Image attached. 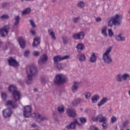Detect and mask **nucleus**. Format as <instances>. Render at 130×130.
<instances>
[{"instance_id": "2", "label": "nucleus", "mask_w": 130, "mask_h": 130, "mask_svg": "<svg viewBox=\"0 0 130 130\" xmlns=\"http://www.w3.org/2000/svg\"><path fill=\"white\" fill-rule=\"evenodd\" d=\"M122 19V15L120 14H116L113 17H111L108 19V25L110 27L114 26H120V22Z\"/></svg>"}, {"instance_id": "63", "label": "nucleus", "mask_w": 130, "mask_h": 130, "mask_svg": "<svg viewBox=\"0 0 130 130\" xmlns=\"http://www.w3.org/2000/svg\"><path fill=\"white\" fill-rule=\"evenodd\" d=\"M55 2H56V0H52V3H55Z\"/></svg>"}, {"instance_id": "37", "label": "nucleus", "mask_w": 130, "mask_h": 130, "mask_svg": "<svg viewBox=\"0 0 130 130\" xmlns=\"http://www.w3.org/2000/svg\"><path fill=\"white\" fill-rule=\"evenodd\" d=\"M58 111L59 112V113H62V112H64V108L63 107H58Z\"/></svg>"}, {"instance_id": "57", "label": "nucleus", "mask_w": 130, "mask_h": 130, "mask_svg": "<svg viewBox=\"0 0 130 130\" xmlns=\"http://www.w3.org/2000/svg\"><path fill=\"white\" fill-rule=\"evenodd\" d=\"M102 34L104 37H107V33H103Z\"/></svg>"}, {"instance_id": "16", "label": "nucleus", "mask_w": 130, "mask_h": 130, "mask_svg": "<svg viewBox=\"0 0 130 130\" xmlns=\"http://www.w3.org/2000/svg\"><path fill=\"white\" fill-rule=\"evenodd\" d=\"M40 44V37H36L34 39V41L32 43L33 47H37L38 45Z\"/></svg>"}, {"instance_id": "60", "label": "nucleus", "mask_w": 130, "mask_h": 130, "mask_svg": "<svg viewBox=\"0 0 130 130\" xmlns=\"http://www.w3.org/2000/svg\"><path fill=\"white\" fill-rule=\"evenodd\" d=\"M31 126H32V127H35V126H36V124H35V123H32V124H31Z\"/></svg>"}, {"instance_id": "8", "label": "nucleus", "mask_w": 130, "mask_h": 130, "mask_svg": "<svg viewBox=\"0 0 130 130\" xmlns=\"http://www.w3.org/2000/svg\"><path fill=\"white\" fill-rule=\"evenodd\" d=\"M8 64L11 67H18L19 62L13 57H10L8 59Z\"/></svg>"}, {"instance_id": "12", "label": "nucleus", "mask_w": 130, "mask_h": 130, "mask_svg": "<svg viewBox=\"0 0 130 130\" xmlns=\"http://www.w3.org/2000/svg\"><path fill=\"white\" fill-rule=\"evenodd\" d=\"M12 113L13 112L12 111V110L10 109H6L3 111V115L4 117L6 118L10 117Z\"/></svg>"}, {"instance_id": "61", "label": "nucleus", "mask_w": 130, "mask_h": 130, "mask_svg": "<svg viewBox=\"0 0 130 130\" xmlns=\"http://www.w3.org/2000/svg\"><path fill=\"white\" fill-rule=\"evenodd\" d=\"M34 90L35 91V92H37L38 91L37 89L36 88L34 89Z\"/></svg>"}, {"instance_id": "11", "label": "nucleus", "mask_w": 130, "mask_h": 130, "mask_svg": "<svg viewBox=\"0 0 130 130\" xmlns=\"http://www.w3.org/2000/svg\"><path fill=\"white\" fill-rule=\"evenodd\" d=\"M93 120L94 121L96 120H99L100 122H104L106 121V117L103 116V115L100 114L96 117L93 118Z\"/></svg>"}, {"instance_id": "18", "label": "nucleus", "mask_w": 130, "mask_h": 130, "mask_svg": "<svg viewBox=\"0 0 130 130\" xmlns=\"http://www.w3.org/2000/svg\"><path fill=\"white\" fill-rule=\"evenodd\" d=\"M108 101V99L106 97H104L98 104V107H101L102 105H104Z\"/></svg>"}, {"instance_id": "41", "label": "nucleus", "mask_w": 130, "mask_h": 130, "mask_svg": "<svg viewBox=\"0 0 130 130\" xmlns=\"http://www.w3.org/2000/svg\"><path fill=\"white\" fill-rule=\"evenodd\" d=\"M50 36L51 37V39L53 40H56V37H55V34L54 33H50Z\"/></svg>"}, {"instance_id": "30", "label": "nucleus", "mask_w": 130, "mask_h": 130, "mask_svg": "<svg viewBox=\"0 0 130 130\" xmlns=\"http://www.w3.org/2000/svg\"><path fill=\"white\" fill-rule=\"evenodd\" d=\"M99 98H100L99 95H98L97 94L94 95L93 96H92L91 98V101H92V103H96L97 101H98V100H99Z\"/></svg>"}, {"instance_id": "43", "label": "nucleus", "mask_w": 130, "mask_h": 130, "mask_svg": "<svg viewBox=\"0 0 130 130\" xmlns=\"http://www.w3.org/2000/svg\"><path fill=\"white\" fill-rule=\"evenodd\" d=\"M24 56H25V57H27V56H29V54H30V51L29 50H26L24 52Z\"/></svg>"}, {"instance_id": "39", "label": "nucleus", "mask_w": 130, "mask_h": 130, "mask_svg": "<svg viewBox=\"0 0 130 130\" xmlns=\"http://www.w3.org/2000/svg\"><path fill=\"white\" fill-rule=\"evenodd\" d=\"M56 64V68L58 71H60V70H62V67L61 66V64L57 63Z\"/></svg>"}, {"instance_id": "7", "label": "nucleus", "mask_w": 130, "mask_h": 130, "mask_svg": "<svg viewBox=\"0 0 130 130\" xmlns=\"http://www.w3.org/2000/svg\"><path fill=\"white\" fill-rule=\"evenodd\" d=\"M69 58V56L66 55L63 57L61 56L58 55L53 57L54 63L56 64L59 62V61H61V60H64V59H68Z\"/></svg>"}, {"instance_id": "24", "label": "nucleus", "mask_w": 130, "mask_h": 130, "mask_svg": "<svg viewBox=\"0 0 130 130\" xmlns=\"http://www.w3.org/2000/svg\"><path fill=\"white\" fill-rule=\"evenodd\" d=\"M18 42L21 48H25V41H24V39H23L22 38H19Z\"/></svg>"}, {"instance_id": "3", "label": "nucleus", "mask_w": 130, "mask_h": 130, "mask_svg": "<svg viewBox=\"0 0 130 130\" xmlns=\"http://www.w3.org/2000/svg\"><path fill=\"white\" fill-rule=\"evenodd\" d=\"M111 50H112V47L110 46L107 49L106 52L103 54L102 59L104 60V62L107 64H111L113 61L112 58L109 55V53L111 52Z\"/></svg>"}, {"instance_id": "35", "label": "nucleus", "mask_w": 130, "mask_h": 130, "mask_svg": "<svg viewBox=\"0 0 130 130\" xmlns=\"http://www.w3.org/2000/svg\"><path fill=\"white\" fill-rule=\"evenodd\" d=\"M1 96H2V98L3 100H6V99H7V97L8 95H7V93L2 92Z\"/></svg>"}, {"instance_id": "34", "label": "nucleus", "mask_w": 130, "mask_h": 130, "mask_svg": "<svg viewBox=\"0 0 130 130\" xmlns=\"http://www.w3.org/2000/svg\"><path fill=\"white\" fill-rule=\"evenodd\" d=\"M91 92H86L84 93V96L86 99H89V98L91 97Z\"/></svg>"}, {"instance_id": "31", "label": "nucleus", "mask_w": 130, "mask_h": 130, "mask_svg": "<svg viewBox=\"0 0 130 130\" xmlns=\"http://www.w3.org/2000/svg\"><path fill=\"white\" fill-rule=\"evenodd\" d=\"M30 12H31V9H30L29 8H27L22 12V14L28 15V14H30Z\"/></svg>"}, {"instance_id": "49", "label": "nucleus", "mask_w": 130, "mask_h": 130, "mask_svg": "<svg viewBox=\"0 0 130 130\" xmlns=\"http://www.w3.org/2000/svg\"><path fill=\"white\" fill-rule=\"evenodd\" d=\"M34 56H39V52L35 51L33 53Z\"/></svg>"}, {"instance_id": "44", "label": "nucleus", "mask_w": 130, "mask_h": 130, "mask_svg": "<svg viewBox=\"0 0 130 130\" xmlns=\"http://www.w3.org/2000/svg\"><path fill=\"white\" fill-rule=\"evenodd\" d=\"M115 121H116V117L113 116L111 118V122H112V123H114V122H115Z\"/></svg>"}, {"instance_id": "19", "label": "nucleus", "mask_w": 130, "mask_h": 130, "mask_svg": "<svg viewBox=\"0 0 130 130\" xmlns=\"http://www.w3.org/2000/svg\"><path fill=\"white\" fill-rule=\"evenodd\" d=\"M67 113L71 117H75L76 116V111L74 109H68L67 110Z\"/></svg>"}, {"instance_id": "26", "label": "nucleus", "mask_w": 130, "mask_h": 130, "mask_svg": "<svg viewBox=\"0 0 130 130\" xmlns=\"http://www.w3.org/2000/svg\"><path fill=\"white\" fill-rule=\"evenodd\" d=\"M85 46H84V44L82 43L78 44L76 46V48L79 52H80L82 51V50H83Z\"/></svg>"}, {"instance_id": "6", "label": "nucleus", "mask_w": 130, "mask_h": 130, "mask_svg": "<svg viewBox=\"0 0 130 130\" xmlns=\"http://www.w3.org/2000/svg\"><path fill=\"white\" fill-rule=\"evenodd\" d=\"M32 113V107L30 106H25L24 107L23 116L24 117H30Z\"/></svg>"}, {"instance_id": "38", "label": "nucleus", "mask_w": 130, "mask_h": 130, "mask_svg": "<svg viewBox=\"0 0 130 130\" xmlns=\"http://www.w3.org/2000/svg\"><path fill=\"white\" fill-rule=\"evenodd\" d=\"M79 119L81 123H86V122H87V119H86V118L81 117L79 118Z\"/></svg>"}, {"instance_id": "25", "label": "nucleus", "mask_w": 130, "mask_h": 130, "mask_svg": "<svg viewBox=\"0 0 130 130\" xmlns=\"http://www.w3.org/2000/svg\"><path fill=\"white\" fill-rule=\"evenodd\" d=\"M78 85H79V83H78L77 82H75L74 83V84L72 87V92H75L78 91V88H79V87L78 86Z\"/></svg>"}, {"instance_id": "15", "label": "nucleus", "mask_w": 130, "mask_h": 130, "mask_svg": "<svg viewBox=\"0 0 130 130\" xmlns=\"http://www.w3.org/2000/svg\"><path fill=\"white\" fill-rule=\"evenodd\" d=\"M115 40L119 42H123L125 41V37L123 36L122 34H119L115 37Z\"/></svg>"}, {"instance_id": "58", "label": "nucleus", "mask_w": 130, "mask_h": 130, "mask_svg": "<svg viewBox=\"0 0 130 130\" xmlns=\"http://www.w3.org/2000/svg\"><path fill=\"white\" fill-rule=\"evenodd\" d=\"M109 36L112 37V36H113V33H109Z\"/></svg>"}, {"instance_id": "32", "label": "nucleus", "mask_w": 130, "mask_h": 130, "mask_svg": "<svg viewBox=\"0 0 130 130\" xmlns=\"http://www.w3.org/2000/svg\"><path fill=\"white\" fill-rule=\"evenodd\" d=\"M122 77L123 81H126L127 79L130 78V75L128 73H124L122 75Z\"/></svg>"}, {"instance_id": "36", "label": "nucleus", "mask_w": 130, "mask_h": 130, "mask_svg": "<svg viewBox=\"0 0 130 130\" xmlns=\"http://www.w3.org/2000/svg\"><path fill=\"white\" fill-rule=\"evenodd\" d=\"M29 23L32 28H36V24L33 20H29Z\"/></svg>"}, {"instance_id": "1", "label": "nucleus", "mask_w": 130, "mask_h": 130, "mask_svg": "<svg viewBox=\"0 0 130 130\" xmlns=\"http://www.w3.org/2000/svg\"><path fill=\"white\" fill-rule=\"evenodd\" d=\"M26 73L27 74V80H26V84L30 85L33 82V77L37 74V68L34 66H30L27 67L26 69Z\"/></svg>"}, {"instance_id": "62", "label": "nucleus", "mask_w": 130, "mask_h": 130, "mask_svg": "<svg viewBox=\"0 0 130 130\" xmlns=\"http://www.w3.org/2000/svg\"><path fill=\"white\" fill-rule=\"evenodd\" d=\"M2 44H3V42L0 41V46H2Z\"/></svg>"}, {"instance_id": "45", "label": "nucleus", "mask_w": 130, "mask_h": 130, "mask_svg": "<svg viewBox=\"0 0 130 130\" xmlns=\"http://www.w3.org/2000/svg\"><path fill=\"white\" fill-rule=\"evenodd\" d=\"M107 29V27L105 26L102 28V33H106V30Z\"/></svg>"}, {"instance_id": "33", "label": "nucleus", "mask_w": 130, "mask_h": 130, "mask_svg": "<svg viewBox=\"0 0 130 130\" xmlns=\"http://www.w3.org/2000/svg\"><path fill=\"white\" fill-rule=\"evenodd\" d=\"M62 39L63 40V42L64 44H68V42L69 41L68 40V37L66 36H62Z\"/></svg>"}, {"instance_id": "22", "label": "nucleus", "mask_w": 130, "mask_h": 130, "mask_svg": "<svg viewBox=\"0 0 130 130\" xmlns=\"http://www.w3.org/2000/svg\"><path fill=\"white\" fill-rule=\"evenodd\" d=\"M8 90H9V92L12 93V94H13V93H14V92H16L17 91V87L14 85H10L8 88Z\"/></svg>"}, {"instance_id": "53", "label": "nucleus", "mask_w": 130, "mask_h": 130, "mask_svg": "<svg viewBox=\"0 0 130 130\" xmlns=\"http://www.w3.org/2000/svg\"><path fill=\"white\" fill-rule=\"evenodd\" d=\"M8 6V3H4L2 5V8H6Z\"/></svg>"}, {"instance_id": "21", "label": "nucleus", "mask_w": 130, "mask_h": 130, "mask_svg": "<svg viewBox=\"0 0 130 130\" xmlns=\"http://www.w3.org/2000/svg\"><path fill=\"white\" fill-rule=\"evenodd\" d=\"M10 28V25H6L4 26L2 28L0 29V33H4V32H5V33H8L9 32L8 30H9Z\"/></svg>"}, {"instance_id": "40", "label": "nucleus", "mask_w": 130, "mask_h": 130, "mask_svg": "<svg viewBox=\"0 0 130 130\" xmlns=\"http://www.w3.org/2000/svg\"><path fill=\"white\" fill-rule=\"evenodd\" d=\"M103 123L102 124V126H103V129H107V127H108V126H107V123H106V122H103Z\"/></svg>"}, {"instance_id": "56", "label": "nucleus", "mask_w": 130, "mask_h": 130, "mask_svg": "<svg viewBox=\"0 0 130 130\" xmlns=\"http://www.w3.org/2000/svg\"><path fill=\"white\" fill-rule=\"evenodd\" d=\"M30 32L31 33H36V30H35V29H31V30H30Z\"/></svg>"}, {"instance_id": "28", "label": "nucleus", "mask_w": 130, "mask_h": 130, "mask_svg": "<svg viewBox=\"0 0 130 130\" xmlns=\"http://www.w3.org/2000/svg\"><path fill=\"white\" fill-rule=\"evenodd\" d=\"M20 18L19 15L16 16L14 17V24L15 26H17V25H18L19 24V23H20Z\"/></svg>"}, {"instance_id": "50", "label": "nucleus", "mask_w": 130, "mask_h": 130, "mask_svg": "<svg viewBox=\"0 0 130 130\" xmlns=\"http://www.w3.org/2000/svg\"><path fill=\"white\" fill-rule=\"evenodd\" d=\"M72 105L73 106H78V104H77L76 101L74 100V101L72 103Z\"/></svg>"}, {"instance_id": "64", "label": "nucleus", "mask_w": 130, "mask_h": 130, "mask_svg": "<svg viewBox=\"0 0 130 130\" xmlns=\"http://www.w3.org/2000/svg\"><path fill=\"white\" fill-rule=\"evenodd\" d=\"M128 14L130 15V10L128 12Z\"/></svg>"}, {"instance_id": "59", "label": "nucleus", "mask_w": 130, "mask_h": 130, "mask_svg": "<svg viewBox=\"0 0 130 130\" xmlns=\"http://www.w3.org/2000/svg\"><path fill=\"white\" fill-rule=\"evenodd\" d=\"M108 33H112V29H108Z\"/></svg>"}, {"instance_id": "23", "label": "nucleus", "mask_w": 130, "mask_h": 130, "mask_svg": "<svg viewBox=\"0 0 130 130\" xmlns=\"http://www.w3.org/2000/svg\"><path fill=\"white\" fill-rule=\"evenodd\" d=\"M86 6V3L84 1H78L77 4V7L83 9Z\"/></svg>"}, {"instance_id": "5", "label": "nucleus", "mask_w": 130, "mask_h": 130, "mask_svg": "<svg viewBox=\"0 0 130 130\" xmlns=\"http://www.w3.org/2000/svg\"><path fill=\"white\" fill-rule=\"evenodd\" d=\"M32 117L36 118L37 121L40 122L41 121H43L44 120H47L48 119L45 116H42L39 113H34L32 114Z\"/></svg>"}, {"instance_id": "29", "label": "nucleus", "mask_w": 130, "mask_h": 130, "mask_svg": "<svg viewBox=\"0 0 130 130\" xmlns=\"http://www.w3.org/2000/svg\"><path fill=\"white\" fill-rule=\"evenodd\" d=\"M77 57L80 61H84V60H86V56L83 54H78Z\"/></svg>"}, {"instance_id": "42", "label": "nucleus", "mask_w": 130, "mask_h": 130, "mask_svg": "<svg viewBox=\"0 0 130 130\" xmlns=\"http://www.w3.org/2000/svg\"><path fill=\"white\" fill-rule=\"evenodd\" d=\"M10 17L8 15H3L2 16H1V19H5L6 20L9 19Z\"/></svg>"}, {"instance_id": "27", "label": "nucleus", "mask_w": 130, "mask_h": 130, "mask_svg": "<svg viewBox=\"0 0 130 130\" xmlns=\"http://www.w3.org/2000/svg\"><path fill=\"white\" fill-rule=\"evenodd\" d=\"M116 80L117 82H118L119 83H121L122 82V75L120 73L116 75Z\"/></svg>"}, {"instance_id": "13", "label": "nucleus", "mask_w": 130, "mask_h": 130, "mask_svg": "<svg viewBox=\"0 0 130 130\" xmlns=\"http://www.w3.org/2000/svg\"><path fill=\"white\" fill-rule=\"evenodd\" d=\"M81 125L79 122H78V120L76 119L73 122H72L70 125H68L66 126L68 129H74L76 127V124Z\"/></svg>"}, {"instance_id": "47", "label": "nucleus", "mask_w": 130, "mask_h": 130, "mask_svg": "<svg viewBox=\"0 0 130 130\" xmlns=\"http://www.w3.org/2000/svg\"><path fill=\"white\" fill-rule=\"evenodd\" d=\"M128 123H129V121H128V120H127L123 123V126H126L128 124Z\"/></svg>"}, {"instance_id": "48", "label": "nucleus", "mask_w": 130, "mask_h": 130, "mask_svg": "<svg viewBox=\"0 0 130 130\" xmlns=\"http://www.w3.org/2000/svg\"><path fill=\"white\" fill-rule=\"evenodd\" d=\"M89 130H98V128L95 126H91Z\"/></svg>"}, {"instance_id": "9", "label": "nucleus", "mask_w": 130, "mask_h": 130, "mask_svg": "<svg viewBox=\"0 0 130 130\" xmlns=\"http://www.w3.org/2000/svg\"><path fill=\"white\" fill-rule=\"evenodd\" d=\"M48 59V57H47V55L43 54L42 55L38 61V63L40 66H42V64H44L46 61H47V59Z\"/></svg>"}, {"instance_id": "46", "label": "nucleus", "mask_w": 130, "mask_h": 130, "mask_svg": "<svg viewBox=\"0 0 130 130\" xmlns=\"http://www.w3.org/2000/svg\"><path fill=\"white\" fill-rule=\"evenodd\" d=\"M75 102H76V104H80L81 103V101H82V100L80 98H78L75 100Z\"/></svg>"}, {"instance_id": "17", "label": "nucleus", "mask_w": 130, "mask_h": 130, "mask_svg": "<svg viewBox=\"0 0 130 130\" xmlns=\"http://www.w3.org/2000/svg\"><path fill=\"white\" fill-rule=\"evenodd\" d=\"M89 61V62H91V63H94L97 61V56H96V54L95 53H92Z\"/></svg>"}, {"instance_id": "55", "label": "nucleus", "mask_w": 130, "mask_h": 130, "mask_svg": "<svg viewBox=\"0 0 130 130\" xmlns=\"http://www.w3.org/2000/svg\"><path fill=\"white\" fill-rule=\"evenodd\" d=\"M48 31L49 33H54V32H53V29H52V28L49 29Z\"/></svg>"}, {"instance_id": "20", "label": "nucleus", "mask_w": 130, "mask_h": 130, "mask_svg": "<svg viewBox=\"0 0 130 130\" xmlns=\"http://www.w3.org/2000/svg\"><path fill=\"white\" fill-rule=\"evenodd\" d=\"M6 106H10L13 109L17 108V107L16 104L11 100L8 101L6 104Z\"/></svg>"}, {"instance_id": "54", "label": "nucleus", "mask_w": 130, "mask_h": 130, "mask_svg": "<svg viewBox=\"0 0 130 130\" xmlns=\"http://www.w3.org/2000/svg\"><path fill=\"white\" fill-rule=\"evenodd\" d=\"M95 21H96V22H100L101 21V18L98 17V18H95Z\"/></svg>"}, {"instance_id": "10", "label": "nucleus", "mask_w": 130, "mask_h": 130, "mask_svg": "<svg viewBox=\"0 0 130 130\" xmlns=\"http://www.w3.org/2000/svg\"><path fill=\"white\" fill-rule=\"evenodd\" d=\"M12 95L15 102L20 101L21 100V95L20 91L16 90V91H14L13 93H12Z\"/></svg>"}, {"instance_id": "4", "label": "nucleus", "mask_w": 130, "mask_h": 130, "mask_svg": "<svg viewBox=\"0 0 130 130\" xmlns=\"http://www.w3.org/2000/svg\"><path fill=\"white\" fill-rule=\"evenodd\" d=\"M67 81H68V78L63 74H58L54 79V83L57 86L64 84Z\"/></svg>"}, {"instance_id": "14", "label": "nucleus", "mask_w": 130, "mask_h": 130, "mask_svg": "<svg viewBox=\"0 0 130 130\" xmlns=\"http://www.w3.org/2000/svg\"><path fill=\"white\" fill-rule=\"evenodd\" d=\"M72 37L74 39L76 40H80V39H84V37H85V34L84 33H78V34H74Z\"/></svg>"}, {"instance_id": "51", "label": "nucleus", "mask_w": 130, "mask_h": 130, "mask_svg": "<svg viewBox=\"0 0 130 130\" xmlns=\"http://www.w3.org/2000/svg\"><path fill=\"white\" fill-rule=\"evenodd\" d=\"M8 35V33H0V36L2 37H6Z\"/></svg>"}, {"instance_id": "52", "label": "nucleus", "mask_w": 130, "mask_h": 130, "mask_svg": "<svg viewBox=\"0 0 130 130\" xmlns=\"http://www.w3.org/2000/svg\"><path fill=\"white\" fill-rule=\"evenodd\" d=\"M78 20H79V17L74 18L73 19V22H74V23H77Z\"/></svg>"}]
</instances>
